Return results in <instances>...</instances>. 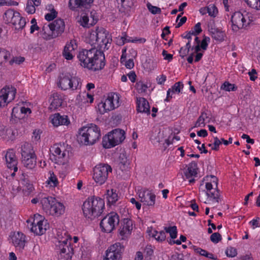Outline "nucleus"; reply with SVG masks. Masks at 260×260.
Listing matches in <instances>:
<instances>
[{
  "mask_svg": "<svg viewBox=\"0 0 260 260\" xmlns=\"http://www.w3.org/2000/svg\"><path fill=\"white\" fill-rule=\"evenodd\" d=\"M50 176L48 179L47 180L46 183L50 185V186L55 187L58 185V182L56 176L55 175L53 172L51 171L49 172Z\"/></svg>",
  "mask_w": 260,
  "mask_h": 260,
  "instance_id": "39",
  "label": "nucleus"
},
{
  "mask_svg": "<svg viewBox=\"0 0 260 260\" xmlns=\"http://www.w3.org/2000/svg\"><path fill=\"white\" fill-rule=\"evenodd\" d=\"M121 5L123 10H121L122 12L127 11L133 6V0H120Z\"/></svg>",
  "mask_w": 260,
  "mask_h": 260,
  "instance_id": "44",
  "label": "nucleus"
},
{
  "mask_svg": "<svg viewBox=\"0 0 260 260\" xmlns=\"http://www.w3.org/2000/svg\"><path fill=\"white\" fill-rule=\"evenodd\" d=\"M119 166L120 168L123 170L125 169V167L128 165L127 157L124 154H120L119 157Z\"/></svg>",
  "mask_w": 260,
  "mask_h": 260,
  "instance_id": "45",
  "label": "nucleus"
},
{
  "mask_svg": "<svg viewBox=\"0 0 260 260\" xmlns=\"http://www.w3.org/2000/svg\"><path fill=\"white\" fill-rule=\"evenodd\" d=\"M52 123L55 126L61 125H68L70 124V120L66 115H61L59 113L54 114L51 119Z\"/></svg>",
  "mask_w": 260,
  "mask_h": 260,
  "instance_id": "27",
  "label": "nucleus"
},
{
  "mask_svg": "<svg viewBox=\"0 0 260 260\" xmlns=\"http://www.w3.org/2000/svg\"><path fill=\"white\" fill-rule=\"evenodd\" d=\"M105 57L103 51L96 49L91 48V56H90L89 61L91 66L88 69L96 71L103 69L105 66Z\"/></svg>",
  "mask_w": 260,
  "mask_h": 260,
  "instance_id": "8",
  "label": "nucleus"
},
{
  "mask_svg": "<svg viewBox=\"0 0 260 260\" xmlns=\"http://www.w3.org/2000/svg\"><path fill=\"white\" fill-rule=\"evenodd\" d=\"M125 132L120 129H115L103 138L102 144L104 148H109L121 143L125 139Z\"/></svg>",
  "mask_w": 260,
  "mask_h": 260,
  "instance_id": "6",
  "label": "nucleus"
},
{
  "mask_svg": "<svg viewBox=\"0 0 260 260\" xmlns=\"http://www.w3.org/2000/svg\"><path fill=\"white\" fill-rule=\"evenodd\" d=\"M94 0H69V6L72 11H83L90 8Z\"/></svg>",
  "mask_w": 260,
  "mask_h": 260,
  "instance_id": "16",
  "label": "nucleus"
},
{
  "mask_svg": "<svg viewBox=\"0 0 260 260\" xmlns=\"http://www.w3.org/2000/svg\"><path fill=\"white\" fill-rule=\"evenodd\" d=\"M98 34L97 29L95 30L92 31L88 35L87 38V42L91 46H94L95 48L96 45L98 46Z\"/></svg>",
  "mask_w": 260,
  "mask_h": 260,
  "instance_id": "38",
  "label": "nucleus"
},
{
  "mask_svg": "<svg viewBox=\"0 0 260 260\" xmlns=\"http://www.w3.org/2000/svg\"><path fill=\"white\" fill-rule=\"evenodd\" d=\"M250 7L260 10V0H244Z\"/></svg>",
  "mask_w": 260,
  "mask_h": 260,
  "instance_id": "54",
  "label": "nucleus"
},
{
  "mask_svg": "<svg viewBox=\"0 0 260 260\" xmlns=\"http://www.w3.org/2000/svg\"><path fill=\"white\" fill-rule=\"evenodd\" d=\"M137 110L139 112L150 114V110L148 102L144 98H137Z\"/></svg>",
  "mask_w": 260,
  "mask_h": 260,
  "instance_id": "28",
  "label": "nucleus"
},
{
  "mask_svg": "<svg viewBox=\"0 0 260 260\" xmlns=\"http://www.w3.org/2000/svg\"><path fill=\"white\" fill-rule=\"evenodd\" d=\"M50 151L54 157V159L60 164H64L69 158V152L61 144H54L50 148Z\"/></svg>",
  "mask_w": 260,
  "mask_h": 260,
  "instance_id": "12",
  "label": "nucleus"
},
{
  "mask_svg": "<svg viewBox=\"0 0 260 260\" xmlns=\"http://www.w3.org/2000/svg\"><path fill=\"white\" fill-rule=\"evenodd\" d=\"M133 229V223L131 219L124 218L120 223L119 229L120 235L122 239H124L129 236Z\"/></svg>",
  "mask_w": 260,
  "mask_h": 260,
  "instance_id": "18",
  "label": "nucleus"
},
{
  "mask_svg": "<svg viewBox=\"0 0 260 260\" xmlns=\"http://www.w3.org/2000/svg\"><path fill=\"white\" fill-rule=\"evenodd\" d=\"M43 210L48 214L59 217L64 214V205L51 197H43L40 200Z\"/></svg>",
  "mask_w": 260,
  "mask_h": 260,
  "instance_id": "3",
  "label": "nucleus"
},
{
  "mask_svg": "<svg viewBox=\"0 0 260 260\" xmlns=\"http://www.w3.org/2000/svg\"><path fill=\"white\" fill-rule=\"evenodd\" d=\"M58 85L63 90L68 89L75 90L81 89L82 83L78 77L67 73L60 75Z\"/></svg>",
  "mask_w": 260,
  "mask_h": 260,
  "instance_id": "5",
  "label": "nucleus"
},
{
  "mask_svg": "<svg viewBox=\"0 0 260 260\" xmlns=\"http://www.w3.org/2000/svg\"><path fill=\"white\" fill-rule=\"evenodd\" d=\"M42 223H47V221L45 220L44 218L42 216L39 214H36L34 215L33 221L31 222L30 226H32Z\"/></svg>",
  "mask_w": 260,
  "mask_h": 260,
  "instance_id": "41",
  "label": "nucleus"
},
{
  "mask_svg": "<svg viewBox=\"0 0 260 260\" xmlns=\"http://www.w3.org/2000/svg\"><path fill=\"white\" fill-rule=\"evenodd\" d=\"M4 18L7 23L11 24L17 30L22 29L26 24L25 19L19 13L12 9L5 12Z\"/></svg>",
  "mask_w": 260,
  "mask_h": 260,
  "instance_id": "7",
  "label": "nucleus"
},
{
  "mask_svg": "<svg viewBox=\"0 0 260 260\" xmlns=\"http://www.w3.org/2000/svg\"><path fill=\"white\" fill-rule=\"evenodd\" d=\"M107 202L109 204H114L118 200V196L116 191L113 189L107 190L106 194Z\"/></svg>",
  "mask_w": 260,
  "mask_h": 260,
  "instance_id": "33",
  "label": "nucleus"
},
{
  "mask_svg": "<svg viewBox=\"0 0 260 260\" xmlns=\"http://www.w3.org/2000/svg\"><path fill=\"white\" fill-rule=\"evenodd\" d=\"M93 179L96 184L101 185L107 180L108 174L112 172V168L108 164H99L93 170Z\"/></svg>",
  "mask_w": 260,
  "mask_h": 260,
  "instance_id": "9",
  "label": "nucleus"
},
{
  "mask_svg": "<svg viewBox=\"0 0 260 260\" xmlns=\"http://www.w3.org/2000/svg\"><path fill=\"white\" fill-rule=\"evenodd\" d=\"M136 85L137 89L141 92H145L148 88L147 85L141 81L137 82Z\"/></svg>",
  "mask_w": 260,
  "mask_h": 260,
  "instance_id": "59",
  "label": "nucleus"
},
{
  "mask_svg": "<svg viewBox=\"0 0 260 260\" xmlns=\"http://www.w3.org/2000/svg\"><path fill=\"white\" fill-rule=\"evenodd\" d=\"M36 156L35 154H32L29 156L22 157V163L23 166L28 169H32L36 166Z\"/></svg>",
  "mask_w": 260,
  "mask_h": 260,
  "instance_id": "31",
  "label": "nucleus"
},
{
  "mask_svg": "<svg viewBox=\"0 0 260 260\" xmlns=\"http://www.w3.org/2000/svg\"><path fill=\"white\" fill-rule=\"evenodd\" d=\"M51 27L52 26L50 23L45 24L42 27V29L40 31V34L44 39L46 40H50L57 38L55 33Z\"/></svg>",
  "mask_w": 260,
  "mask_h": 260,
  "instance_id": "24",
  "label": "nucleus"
},
{
  "mask_svg": "<svg viewBox=\"0 0 260 260\" xmlns=\"http://www.w3.org/2000/svg\"><path fill=\"white\" fill-rule=\"evenodd\" d=\"M244 19L245 20V27L248 26L252 21H253L252 15L249 13H245L244 14Z\"/></svg>",
  "mask_w": 260,
  "mask_h": 260,
  "instance_id": "62",
  "label": "nucleus"
},
{
  "mask_svg": "<svg viewBox=\"0 0 260 260\" xmlns=\"http://www.w3.org/2000/svg\"><path fill=\"white\" fill-rule=\"evenodd\" d=\"M145 66L149 71L153 70L156 67V62L152 59H148L145 62Z\"/></svg>",
  "mask_w": 260,
  "mask_h": 260,
  "instance_id": "52",
  "label": "nucleus"
},
{
  "mask_svg": "<svg viewBox=\"0 0 260 260\" xmlns=\"http://www.w3.org/2000/svg\"><path fill=\"white\" fill-rule=\"evenodd\" d=\"M183 88V84L181 82H178L174 84L170 88L172 94L179 93Z\"/></svg>",
  "mask_w": 260,
  "mask_h": 260,
  "instance_id": "48",
  "label": "nucleus"
},
{
  "mask_svg": "<svg viewBox=\"0 0 260 260\" xmlns=\"http://www.w3.org/2000/svg\"><path fill=\"white\" fill-rule=\"evenodd\" d=\"M237 88L234 84H231L228 82H225L221 87V89L228 91H235Z\"/></svg>",
  "mask_w": 260,
  "mask_h": 260,
  "instance_id": "53",
  "label": "nucleus"
},
{
  "mask_svg": "<svg viewBox=\"0 0 260 260\" xmlns=\"http://www.w3.org/2000/svg\"><path fill=\"white\" fill-rule=\"evenodd\" d=\"M11 52L5 49L0 48V66H3L11 58Z\"/></svg>",
  "mask_w": 260,
  "mask_h": 260,
  "instance_id": "37",
  "label": "nucleus"
},
{
  "mask_svg": "<svg viewBox=\"0 0 260 260\" xmlns=\"http://www.w3.org/2000/svg\"><path fill=\"white\" fill-rule=\"evenodd\" d=\"M140 201L144 205L154 206L155 203V195L147 189H141L138 192Z\"/></svg>",
  "mask_w": 260,
  "mask_h": 260,
  "instance_id": "14",
  "label": "nucleus"
},
{
  "mask_svg": "<svg viewBox=\"0 0 260 260\" xmlns=\"http://www.w3.org/2000/svg\"><path fill=\"white\" fill-rule=\"evenodd\" d=\"M249 224L253 229L260 227L259 218L257 217L255 219H252L249 222Z\"/></svg>",
  "mask_w": 260,
  "mask_h": 260,
  "instance_id": "64",
  "label": "nucleus"
},
{
  "mask_svg": "<svg viewBox=\"0 0 260 260\" xmlns=\"http://www.w3.org/2000/svg\"><path fill=\"white\" fill-rule=\"evenodd\" d=\"M7 166L8 168L13 170L14 172L17 171V159L15 153L13 149L9 150L5 155Z\"/></svg>",
  "mask_w": 260,
  "mask_h": 260,
  "instance_id": "21",
  "label": "nucleus"
},
{
  "mask_svg": "<svg viewBox=\"0 0 260 260\" xmlns=\"http://www.w3.org/2000/svg\"><path fill=\"white\" fill-rule=\"evenodd\" d=\"M186 169L184 170V174L186 178L189 179L190 183L194 182V177H196L198 174V165L195 161H192L186 166Z\"/></svg>",
  "mask_w": 260,
  "mask_h": 260,
  "instance_id": "19",
  "label": "nucleus"
},
{
  "mask_svg": "<svg viewBox=\"0 0 260 260\" xmlns=\"http://www.w3.org/2000/svg\"><path fill=\"white\" fill-rule=\"evenodd\" d=\"M209 31L211 37L217 41L222 42L226 37V34L224 31L214 26L209 27Z\"/></svg>",
  "mask_w": 260,
  "mask_h": 260,
  "instance_id": "25",
  "label": "nucleus"
},
{
  "mask_svg": "<svg viewBox=\"0 0 260 260\" xmlns=\"http://www.w3.org/2000/svg\"><path fill=\"white\" fill-rule=\"evenodd\" d=\"M42 223H47V221L45 220L44 218L42 216L39 214H36L34 215L33 221L31 222L30 226H32Z\"/></svg>",
  "mask_w": 260,
  "mask_h": 260,
  "instance_id": "40",
  "label": "nucleus"
},
{
  "mask_svg": "<svg viewBox=\"0 0 260 260\" xmlns=\"http://www.w3.org/2000/svg\"><path fill=\"white\" fill-rule=\"evenodd\" d=\"M119 222L118 215L115 212H112L107 214L102 219L100 226L103 232L110 233L115 229Z\"/></svg>",
  "mask_w": 260,
  "mask_h": 260,
  "instance_id": "10",
  "label": "nucleus"
},
{
  "mask_svg": "<svg viewBox=\"0 0 260 260\" xmlns=\"http://www.w3.org/2000/svg\"><path fill=\"white\" fill-rule=\"evenodd\" d=\"M105 207L104 201L98 197L88 198L83 203L82 210L86 218L93 219L102 213Z\"/></svg>",
  "mask_w": 260,
  "mask_h": 260,
  "instance_id": "2",
  "label": "nucleus"
},
{
  "mask_svg": "<svg viewBox=\"0 0 260 260\" xmlns=\"http://www.w3.org/2000/svg\"><path fill=\"white\" fill-rule=\"evenodd\" d=\"M12 243L16 248L23 249L26 243L25 236L21 232H14L11 236Z\"/></svg>",
  "mask_w": 260,
  "mask_h": 260,
  "instance_id": "20",
  "label": "nucleus"
},
{
  "mask_svg": "<svg viewBox=\"0 0 260 260\" xmlns=\"http://www.w3.org/2000/svg\"><path fill=\"white\" fill-rule=\"evenodd\" d=\"M98 47L100 49H108L111 39L108 37L109 34L103 27L97 28Z\"/></svg>",
  "mask_w": 260,
  "mask_h": 260,
  "instance_id": "15",
  "label": "nucleus"
},
{
  "mask_svg": "<svg viewBox=\"0 0 260 260\" xmlns=\"http://www.w3.org/2000/svg\"><path fill=\"white\" fill-rule=\"evenodd\" d=\"M225 253L228 256L232 257L236 256L237 254L236 249L232 247L227 248Z\"/></svg>",
  "mask_w": 260,
  "mask_h": 260,
  "instance_id": "58",
  "label": "nucleus"
},
{
  "mask_svg": "<svg viewBox=\"0 0 260 260\" xmlns=\"http://www.w3.org/2000/svg\"><path fill=\"white\" fill-rule=\"evenodd\" d=\"M147 7L149 11L153 14H160L161 13V9L156 6H153L150 4H147Z\"/></svg>",
  "mask_w": 260,
  "mask_h": 260,
  "instance_id": "56",
  "label": "nucleus"
},
{
  "mask_svg": "<svg viewBox=\"0 0 260 260\" xmlns=\"http://www.w3.org/2000/svg\"><path fill=\"white\" fill-rule=\"evenodd\" d=\"M210 39L209 37L204 36V38L201 43L200 46L201 48L203 49L204 50H206L208 45V43L210 42Z\"/></svg>",
  "mask_w": 260,
  "mask_h": 260,
  "instance_id": "61",
  "label": "nucleus"
},
{
  "mask_svg": "<svg viewBox=\"0 0 260 260\" xmlns=\"http://www.w3.org/2000/svg\"><path fill=\"white\" fill-rule=\"evenodd\" d=\"M72 238L66 231L58 235V242L56 244V250L58 260H71L74 253L71 247Z\"/></svg>",
  "mask_w": 260,
  "mask_h": 260,
  "instance_id": "1",
  "label": "nucleus"
},
{
  "mask_svg": "<svg viewBox=\"0 0 260 260\" xmlns=\"http://www.w3.org/2000/svg\"><path fill=\"white\" fill-rule=\"evenodd\" d=\"M221 239V235L219 233H214L210 236V240L215 244L218 243Z\"/></svg>",
  "mask_w": 260,
  "mask_h": 260,
  "instance_id": "57",
  "label": "nucleus"
},
{
  "mask_svg": "<svg viewBox=\"0 0 260 260\" xmlns=\"http://www.w3.org/2000/svg\"><path fill=\"white\" fill-rule=\"evenodd\" d=\"M49 7L50 11L45 15V18L48 21H51L57 17V12L52 8V6H50Z\"/></svg>",
  "mask_w": 260,
  "mask_h": 260,
  "instance_id": "46",
  "label": "nucleus"
},
{
  "mask_svg": "<svg viewBox=\"0 0 260 260\" xmlns=\"http://www.w3.org/2000/svg\"><path fill=\"white\" fill-rule=\"evenodd\" d=\"M214 143L212 147V150L217 151L219 150V145L221 144V142L217 137L214 138Z\"/></svg>",
  "mask_w": 260,
  "mask_h": 260,
  "instance_id": "63",
  "label": "nucleus"
},
{
  "mask_svg": "<svg viewBox=\"0 0 260 260\" xmlns=\"http://www.w3.org/2000/svg\"><path fill=\"white\" fill-rule=\"evenodd\" d=\"M117 104H113L108 95L104 102H101L98 105V108L100 114H104L117 108Z\"/></svg>",
  "mask_w": 260,
  "mask_h": 260,
  "instance_id": "23",
  "label": "nucleus"
},
{
  "mask_svg": "<svg viewBox=\"0 0 260 260\" xmlns=\"http://www.w3.org/2000/svg\"><path fill=\"white\" fill-rule=\"evenodd\" d=\"M166 233H169L172 239H175L177 236V230L176 226L165 227L164 228Z\"/></svg>",
  "mask_w": 260,
  "mask_h": 260,
  "instance_id": "47",
  "label": "nucleus"
},
{
  "mask_svg": "<svg viewBox=\"0 0 260 260\" xmlns=\"http://www.w3.org/2000/svg\"><path fill=\"white\" fill-rule=\"evenodd\" d=\"M91 56V49L89 50L83 49L80 51L77 55V58L81 66L88 69L89 66H91L89 61L90 56Z\"/></svg>",
  "mask_w": 260,
  "mask_h": 260,
  "instance_id": "22",
  "label": "nucleus"
},
{
  "mask_svg": "<svg viewBox=\"0 0 260 260\" xmlns=\"http://www.w3.org/2000/svg\"><path fill=\"white\" fill-rule=\"evenodd\" d=\"M206 188L207 190L206 192L207 196L209 197L213 202L218 203L220 200L219 190L216 188L213 191H211V190L213 189V185L211 182H207L206 183Z\"/></svg>",
  "mask_w": 260,
  "mask_h": 260,
  "instance_id": "26",
  "label": "nucleus"
},
{
  "mask_svg": "<svg viewBox=\"0 0 260 260\" xmlns=\"http://www.w3.org/2000/svg\"><path fill=\"white\" fill-rule=\"evenodd\" d=\"M47 223L39 224L30 228V231L37 235H42L44 234L48 227Z\"/></svg>",
  "mask_w": 260,
  "mask_h": 260,
  "instance_id": "34",
  "label": "nucleus"
},
{
  "mask_svg": "<svg viewBox=\"0 0 260 260\" xmlns=\"http://www.w3.org/2000/svg\"><path fill=\"white\" fill-rule=\"evenodd\" d=\"M207 13L211 17H215L218 13V10L214 4H210L207 7Z\"/></svg>",
  "mask_w": 260,
  "mask_h": 260,
  "instance_id": "50",
  "label": "nucleus"
},
{
  "mask_svg": "<svg viewBox=\"0 0 260 260\" xmlns=\"http://www.w3.org/2000/svg\"><path fill=\"white\" fill-rule=\"evenodd\" d=\"M25 60V58L22 56H15L13 57L9 61V63L10 65L12 66L14 63L16 64H20L23 63Z\"/></svg>",
  "mask_w": 260,
  "mask_h": 260,
  "instance_id": "51",
  "label": "nucleus"
},
{
  "mask_svg": "<svg viewBox=\"0 0 260 260\" xmlns=\"http://www.w3.org/2000/svg\"><path fill=\"white\" fill-rule=\"evenodd\" d=\"M123 251V246L120 243H116L107 250L105 260H120Z\"/></svg>",
  "mask_w": 260,
  "mask_h": 260,
  "instance_id": "13",
  "label": "nucleus"
},
{
  "mask_svg": "<svg viewBox=\"0 0 260 260\" xmlns=\"http://www.w3.org/2000/svg\"><path fill=\"white\" fill-rule=\"evenodd\" d=\"M152 236L157 241L159 242L165 241L166 238V233L163 231H160L159 232L154 231L152 234Z\"/></svg>",
  "mask_w": 260,
  "mask_h": 260,
  "instance_id": "43",
  "label": "nucleus"
},
{
  "mask_svg": "<svg viewBox=\"0 0 260 260\" xmlns=\"http://www.w3.org/2000/svg\"><path fill=\"white\" fill-rule=\"evenodd\" d=\"M16 93V88L11 86H5L0 90V108H4L13 101Z\"/></svg>",
  "mask_w": 260,
  "mask_h": 260,
  "instance_id": "11",
  "label": "nucleus"
},
{
  "mask_svg": "<svg viewBox=\"0 0 260 260\" xmlns=\"http://www.w3.org/2000/svg\"><path fill=\"white\" fill-rule=\"evenodd\" d=\"M101 137L100 129L95 124L90 126L83 127L79 129L78 139L84 145H92Z\"/></svg>",
  "mask_w": 260,
  "mask_h": 260,
  "instance_id": "4",
  "label": "nucleus"
},
{
  "mask_svg": "<svg viewBox=\"0 0 260 260\" xmlns=\"http://www.w3.org/2000/svg\"><path fill=\"white\" fill-rule=\"evenodd\" d=\"M20 112V109L19 107H14L12 111V117L18 119L22 118L21 114H19Z\"/></svg>",
  "mask_w": 260,
  "mask_h": 260,
  "instance_id": "60",
  "label": "nucleus"
},
{
  "mask_svg": "<svg viewBox=\"0 0 260 260\" xmlns=\"http://www.w3.org/2000/svg\"><path fill=\"white\" fill-rule=\"evenodd\" d=\"M41 4V0H28L25 8L26 12L28 14H34L36 12V7Z\"/></svg>",
  "mask_w": 260,
  "mask_h": 260,
  "instance_id": "32",
  "label": "nucleus"
},
{
  "mask_svg": "<svg viewBox=\"0 0 260 260\" xmlns=\"http://www.w3.org/2000/svg\"><path fill=\"white\" fill-rule=\"evenodd\" d=\"M153 254V249L151 245H147L146 246L144 251V254L145 257V258H148L149 259L151 258V256Z\"/></svg>",
  "mask_w": 260,
  "mask_h": 260,
  "instance_id": "55",
  "label": "nucleus"
},
{
  "mask_svg": "<svg viewBox=\"0 0 260 260\" xmlns=\"http://www.w3.org/2000/svg\"><path fill=\"white\" fill-rule=\"evenodd\" d=\"M50 99L51 103L49 108L51 110H55L61 106L63 99L61 94L58 93H53Z\"/></svg>",
  "mask_w": 260,
  "mask_h": 260,
  "instance_id": "30",
  "label": "nucleus"
},
{
  "mask_svg": "<svg viewBox=\"0 0 260 260\" xmlns=\"http://www.w3.org/2000/svg\"><path fill=\"white\" fill-rule=\"evenodd\" d=\"M50 24L57 37L60 36L64 32L65 24L62 19H57Z\"/></svg>",
  "mask_w": 260,
  "mask_h": 260,
  "instance_id": "29",
  "label": "nucleus"
},
{
  "mask_svg": "<svg viewBox=\"0 0 260 260\" xmlns=\"http://www.w3.org/2000/svg\"><path fill=\"white\" fill-rule=\"evenodd\" d=\"M195 251L197 253H199L200 255H201L202 256H204L208 257L210 259H214V260L217 259V257H215L212 253H209L207 251H206L204 249H203L201 248H196Z\"/></svg>",
  "mask_w": 260,
  "mask_h": 260,
  "instance_id": "42",
  "label": "nucleus"
},
{
  "mask_svg": "<svg viewBox=\"0 0 260 260\" xmlns=\"http://www.w3.org/2000/svg\"><path fill=\"white\" fill-rule=\"evenodd\" d=\"M232 23V29L234 31H237L240 29L245 27V20L244 19V14L240 12H235L231 17Z\"/></svg>",
  "mask_w": 260,
  "mask_h": 260,
  "instance_id": "17",
  "label": "nucleus"
},
{
  "mask_svg": "<svg viewBox=\"0 0 260 260\" xmlns=\"http://www.w3.org/2000/svg\"><path fill=\"white\" fill-rule=\"evenodd\" d=\"M108 95L111 101L113 103V104L117 105V108H118L120 106L119 94L116 93L111 92L109 93Z\"/></svg>",
  "mask_w": 260,
  "mask_h": 260,
  "instance_id": "49",
  "label": "nucleus"
},
{
  "mask_svg": "<svg viewBox=\"0 0 260 260\" xmlns=\"http://www.w3.org/2000/svg\"><path fill=\"white\" fill-rule=\"evenodd\" d=\"M21 154L22 157H24V158L25 156H29L30 155L35 154L31 144L26 142L24 143L21 146Z\"/></svg>",
  "mask_w": 260,
  "mask_h": 260,
  "instance_id": "35",
  "label": "nucleus"
},
{
  "mask_svg": "<svg viewBox=\"0 0 260 260\" xmlns=\"http://www.w3.org/2000/svg\"><path fill=\"white\" fill-rule=\"evenodd\" d=\"M74 48L72 43L67 44L62 52L63 57L67 60L72 59L73 57V51H74Z\"/></svg>",
  "mask_w": 260,
  "mask_h": 260,
  "instance_id": "36",
  "label": "nucleus"
}]
</instances>
